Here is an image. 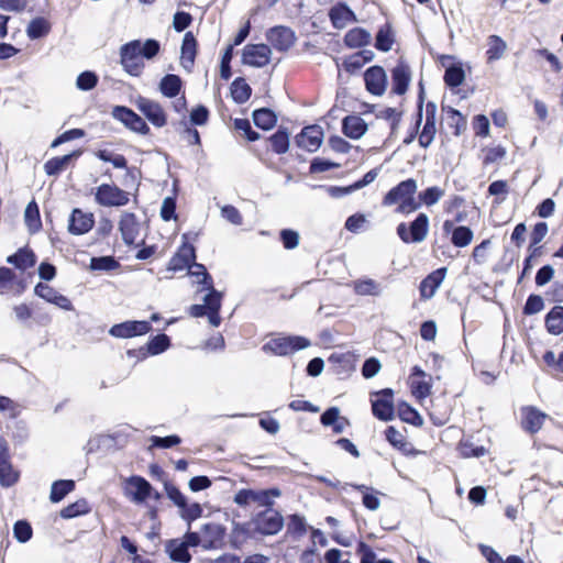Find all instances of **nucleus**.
<instances>
[{"mask_svg": "<svg viewBox=\"0 0 563 563\" xmlns=\"http://www.w3.org/2000/svg\"><path fill=\"white\" fill-rule=\"evenodd\" d=\"M159 51L161 44L154 38L146 40L144 44L140 40H133L121 46L120 63L129 75L139 77L144 69L143 58L152 59Z\"/></svg>", "mask_w": 563, "mask_h": 563, "instance_id": "nucleus-1", "label": "nucleus"}, {"mask_svg": "<svg viewBox=\"0 0 563 563\" xmlns=\"http://www.w3.org/2000/svg\"><path fill=\"white\" fill-rule=\"evenodd\" d=\"M417 180L408 178L393 187L382 200L383 206L397 205V212L402 214L411 213L420 208V202L415 198L417 192Z\"/></svg>", "mask_w": 563, "mask_h": 563, "instance_id": "nucleus-2", "label": "nucleus"}, {"mask_svg": "<svg viewBox=\"0 0 563 563\" xmlns=\"http://www.w3.org/2000/svg\"><path fill=\"white\" fill-rule=\"evenodd\" d=\"M280 494L277 487L261 490L242 488L235 493L233 500L240 507H247L251 504H255L258 507L267 508L274 506V498L279 497Z\"/></svg>", "mask_w": 563, "mask_h": 563, "instance_id": "nucleus-3", "label": "nucleus"}, {"mask_svg": "<svg viewBox=\"0 0 563 563\" xmlns=\"http://www.w3.org/2000/svg\"><path fill=\"white\" fill-rule=\"evenodd\" d=\"M429 217L419 213L410 223L400 222L396 232L398 238L406 244L420 243L426 240L429 232Z\"/></svg>", "mask_w": 563, "mask_h": 563, "instance_id": "nucleus-4", "label": "nucleus"}, {"mask_svg": "<svg viewBox=\"0 0 563 563\" xmlns=\"http://www.w3.org/2000/svg\"><path fill=\"white\" fill-rule=\"evenodd\" d=\"M251 525L254 532L261 536H274L283 529L284 518L278 510L267 507L253 516Z\"/></svg>", "mask_w": 563, "mask_h": 563, "instance_id": "nucleus-5", "label": "nucleus"}, {"mask_svg": "<svg viewBox=\"0 0 563 563\" xmlns=\"http://www.w3.org/2000/svg\"><path fill=\"white\" fill-rule=\"evenodd\" d=\"M310 345V341L305 336L288 335L277 336L267 341L263 345V351L274 355L285 356L297 351L303 350Z\"/></svg>", "mask_w": 563, "mask_h": 563, "instance_id": "nucleus-6", "label": "nucleus"}, {"mask_svg": "<svg viewBox=\"0 0 563 563\" xmlns=\"http://www.w3.org/2000/svg\"><path fill=\"white\" fill-rule=\"evenodd\" d=\"M93 195L95 201L101 207H123L130 201L129 192L114 184H101Z\"/></svg>", "mask_w": 563, "mask_h": 563, "instance_id": "nucleus-7", "label": "nucleus"}, {"mask_svg": "<svg viewBox=\"0 0 563 563\" xmlns=\"http://www.w3.org/2000/svg\"><path fill=\"white\" fill-rule=\"evenodd\" d=\"M372 412L382 421H390L395 417L394 390L384 388L372 394Z\"/></svg>", "mask_w": 563, "mask_h": 563, "instance_id": "nucleus-8", "label": "nucleus"}, {"mask_svg": "<svg viewBox=\"0 0 563 563\" xmlns=\"http://www.w3.org/2000/svg\"><path fill=\"white\" fill-rule=\"evenodd\" d=\"M122 488L124 496L134 504H144L152 495V485L140 475L126 477Z\"/></svg>", "mask_w": 563, "mask_h": 563, "instance_id": "nucleus-9", "label": "nucleus"}, {"mask_svg": "<svg viewBox=\"0 0 563 563\" xmlns=\"http://www.w3.org/2000/svg\"><path fill=\"white\" fill-rule=\"evenodd\" d=\"M408 386L412 397L421 402L431 395L432 379L420 366L415 365L408 377Z\"/></svg>", "mask_w": 563, "mask_h": 563, "instance_id": "nucleus-10", "label": "nucleus"}, {"mask_svg": "<svg viewBox=\"0 0 563 563\" xmlns=\"http://www.w3.org/2000/svg\"><path fill=\"white\" fill-rule=\"evenodd\" d=\"M20 473L14 470L8 441L0 437V485L11 487L18 483Z\"/></svg>", "mask_w": 563, "mask_h": 563, "instance_id": "nucleus-11", "label": "nucleus"}, {"mask_svg": "<svg viewBox=\"0 0 563 563\" xmlns=\"http://www.w3.org/2000/svg\"><path fill=\"white\" fill-rule=\"evenodd\" d=\"M547 419H549V416L536 406H522L520 408V427L530 435L538 433Z\"/></svg>", "mask_w": 563, "mask_h": 563, "instance_id": "nucleus-12", "label": "nucleus"}, {"mask_svg": "<svg viewBox=\"0 0 563 563\" xmlns=\"http://www.w3.org/2000/svg\"><path fill=\"white\" fill-rule=\"evenodd\" d=\"M184 242L178 247L176 253L170 257L167 269L170 272H180L186 268H191L196 261V249L187 241V234L183 235Z\"/></svg>", "mask_w": 563, "mask_h": 563, "instance_id": "nucleus-13", "label": "nucleus"}, {"mask_svg": "<svg viewBox=\"0 0 563 563\" xmlns=\"http://www.w3.org/2000/svg\"><path fill=\"white\" fill-rule=\"evenodd\" d=\"M452 411V405L446 396L439 395L430 400L428 416L433 426L442 427L446 424L451 419Z\"/></svg>", "mask_w": 563, "mask_h": 563, "instance_id": "nucleus-14", "label": "nucleus"}, {"mask_svg": "<svg viewBox=\"0 0 563 563\" xmlns=\"http://www.w3.org/2000/svg\"><path fill=\"white\" fill-rule=\"evenodd\" d=\"M136 107L154 126L163 128L167 124V114L159 102L139 97Z\"/></svg>", "mask_w": 563, "mask_h": 563, "instance_id": "nucleus-15", "label": "nucleus"}, {"mask_svg": "<svg viewBox=\"0 0 563 563\" xmlns=\"http://www.w3.org/2000/svg\"><path fill=\"white\" fill-rule=\"evenodd\" d=\"M272 49L266 44H247L243 48L242 63L252 67H264L269 64Z\"/></svg>", "mask_w": 563, "mask_h": 563, "instance_id": "nucleus-16", "label": "nucleus"}, {"mask_svg": "<svg viewBox=\"0 0 563 563\" xmlns=\"http://www.w3.org/2000/svg\"><path fill=\"white\" fill-rule=\"evenodd\" d=\"M152 330V325L148 321L142 320H130L121 323L113 324L109 333L114 338L129 339L140 336L148 333Z\"/></svg>", "mask_w": 563, "mask_h": 563, "instance_id": "nucleus-17", "label": "nucleus"}, {"mask_svg": "<svg viewBox=\"0 0 563 563\" xmlns=\"http://www.w3.org/2000/svg\"><path fill=\"white\" fill-rule=\"evenodd\" d=\"M269 44L278 52L288 51L296 42L295 32L284 25H276L266 32Z\"/></svg>", "mask_w": 563, "mask_h": 563, "instance_id": "nucleus-18", "label": "nucleus"}, {"mask_svg": "<svg viewBox=\"0 0 563 563\" xmlns=\"http://www.w3.org/2000/svg\"><path fill=\"white\" fill-rule=\"evenodd\" d=\"M26 289V282L19 277L16 273L9 267H0V295H21Z\"/></svg>", "mask_w": 563, "mask_h": 563, "instance_id": "nucleus-19", "label": "nucleus"}, {"mask_svg": "<svg viewBox=\"0 0 563 563\" xmlns=\"http://www.w3.org/2000/svg\"><path fill=\"white\" fill-rule=\"evenodd\" d=\"M366 90L373 96H383L387 88V75L382 66L375 65L364 73Z\"/></svg>", "mask_w": 563, "mask_h": 563, "instance_id": "nucleus-20", "label": "nucleus"}, {"mask_svg": "<svg viewBox=\"0 0 563 563\" xmlns=\"http://www.w3.org/2000/svg\"><path fill=\"white\" fill-rule=\"evenodd\" d=\"M437 133V104L433 101L426 103V121L419 134L418 142L427 148L434 140Z\"/></svg>", "mask_w": 563, "mask_h": 563, "instance_id": "nucleus-21", "label": "nucleus"}, {"mask_svg": "<svg viewBox=\"0 0 563 563\" xmlns=\"http://www.w3.org/2000/svg\"><path fill=\"white\" fill-rule=\"evenodd\" d=\"M95 225L92 212H85L75 208L68 219V232L73 235H82L88 233Z\"/></svg>", "mask_w": 563, "mask_h": 563, "instance_id": "nucleus-22", "label": "nucleus"}, {"mask_svg": "<svg viewBox=\"0 0 563 563\" xmlns=\"http://www.w3.org/2000/svg\"><path fill=\"white\" fill-rule=\"evenodd\" d=\"M34 294L44 299L45 301L57 306L58 308L70 311L74 309V306L70 299L60 292H58L55 288L45 283H37L34 287Z\"/></svg>", "mask_w": 563, "mask_h": 563, "instance_id": "nucleus-23", "label": "nucleus"}, {"mask_svg": "<svg viewBox=\"0 0 563 563\" xmlns=\"http://www.w3.org/2000/svg\"><path fill=\"white\" fill-rule=\"evenodd\" d=\"M322 140L323 131L318 125L305 126L296 136L297 145L308 152H316L321 146Z\"/></svg>", "mask_w": 563, "mask_h": 563, "instance_id": "nucleus-24", "label": "nucleus"}, {"mask_svg": "<svg viewBox=\"0 0 563 563\" xmlns=\"http://www.w3.org/2000/svg\"><path fill=\"white\" fill-rule=\"evenodd\" d=\"M411 80L409 65L405 60H399L391 69V91L395 95L402 96L407 92Z\"/></svg>", "mask_w": 563, "mask_h": 563, "instance_id": "nucleus-25", "label": "nucleus"}, {"mask_svg": "<svg viewBox=\"0 0 563 563\" xmlns=\"http://www.w3.org/2000/svg\"><path fill=\"white\" fill-rule=\"evenodd\" d=\"M198 53V42L191 31L185 33L180 47V65L187 71H191L195 66Z\"/></svg>", "mask_w": 563, "mask_h": 563, "instance_id": "nucleus-26", "label": "nucleus"}, {"mask_svg": "<svg viewBox=\"0 0 563 563\" xmlns=\"http://www.w3.org/2000/svg\"><path fill=\"white\" fill-rule=\"evenodd\" d=\"M36 262L37 256L29 245L19 247L15 253L7 257V263L21 272L33 268L36 265Z\"/></svg>", "mask_w": 563, "mask_h": 563, "instance_id": "nucleus-27", "label": "nucleus"}, {"mask_svg": "<svg viewBox=\"0 0 563 563\" xmlns=\"http://www.w3.org/2000/svg\"><path fill=\"white\" fill-rule=\"evenodd\" d=\"M384 435L386 441L401 454L407 456L416 454L412 443L408 441L407 437L394 426H388L384 431Z\"/></svg>", "mask_w": 563, "mask_h": 563, "instance_id": "nucleus-28", "label": "nucleus"}, {"mask_svg": "<svg viewBox=\"0 0 563 563\" xmlns=\"http://www.w3.org/2000/svg\"><path fill=\"white\" fill-rule=\"evenodd\" d=\"M446 268L440 267L427 275L419 285V292L422 299H430L445 278Z\"/></svg>", "mask_w": 563, "mask_h": 563, "instance_id": "nucleus-29", "label": "nucleus"}, {"mask_svg": "<svg viewBox=\"0 0 563 563\" xmlns=\"http://www.w3.org/2000/svg\"><path fill=\"white\" fill-rule=\"evenodd\" d=\"M329 19L334 29H343L347 23L356 22V14L347 4L339 2L329 11Z\"/></svg>", "mask_w": 563, "mask_h": 563, "instance_id": "nucleus-30", "label": "nucleus"}, {"mask_svg": "<svg viewBox=\"0 0 563 563\" xmlns=\"http://www.w3.org/2000/svg\"><path fill=\"white\" fill-rule=\"evenodd\" d=\"M366 131L367 124L360 115L350 114L342 120V132L349 139L358 140Z\"/></svg>", "mask_w": 563, "mask_h": 563, "instance_id": "nucleus-31", "label": "nucleus"}, {"mask_svg": "<svg viewBox=\"0 0 563 563\" xmlns=\"http://www.w3.org/2000/svg\"><path fill=\"white\" fill-rule=\"evenodd\" d=\"M371 41V33L361 26L350 29L343 37V43L347 48H361L367 46Z\"/></svg>", "mask_w": 563, "mask_h": 563, "instance_id": "nucleus-32", "label": "nucleus"}, {"mask_svg": "<svg viewBox=\"0 0 563 563\" xmlns=\"http://www.w3.org/2000/svg\"><path fill=\"white\" fill-rule=\"evenodd\" d=\"M119 230L125 244H134L139 234V224L134 213H125L119 223Z\"/></svg>", "mask_w": 563, "mask_h": 563, "instance_id": "nucleus-33", "label": "nucleus"}, {"mask_svg": "<svg viewBox=\"0 0 563 563\" xmlns=\"http://www.w3.org/2000/svg\"><path fill=\"white\" fill-rule=\"evenodd\" d=\"M82 154L80 150L74 151L70 154L64 155V156H55L51 159H48L44 164V170L46 175L48 176H55L58 175L60 172H63L67 165L70 163L73 158H77Z\"/></svg>", "mask_w": 563, "mask_h": 563, "instance_id": "nucleus-34", "label": "nucleus"}, {"mask_svg": "<svg viewBox=\"0 0 563 563\" xmlns=\"http://www.w3.org/2000/svg\"><path fill=\"white\" fill-rule=\"evenodd\" d=\"M486 44L487 49L485 56L488 64L500 59L507 51V43L496 34L489 35Z\"/></svg>", "mask_w": 563, "mask_h": 563, "instance_id": "nucleus-35", "label": "nucleus"}, {"mask_svg": "<svg viewBox=\"0 0 563 563\" xmlns=\"http://www.w3.org/2000/svg\"><path fill=\"white\" fill-rule=\"evenodd\" d=\"M395 43V33L389 22L379 26L375 36V48L380 52H389Z\"/></svg>", "mask_w": 563, "mask_h": 563, "instance_id": "nucleus-36", "label": "nucleus"}, {"mask_svg": "<svg viewBox=\"0 0 563 563\" xmlns=\"http://www.w3.org/2000/svg\"><path fill=\"white\" fill-rule=\"evenodd\" d=\"M545 329L550 334L563 333V306H554L544 318Z\"/></svg>", "mask_w": 563, "mask_h": 563, "instance_id": "nucleus-37", "label": "nucleus"}, {"mask_svg": "<svg viewBox=\"0 0 563 563\" xmlns=\"http://www.w3.org/2000/svg\"><path fill=\"white\" fill-rule=\"evenodd\" d=\"M183 88V80L178 75L167 74L159 82V90L163 96L167 98H175L179 95Z\"/></svg>", "mask_w": 563, "mask_h": 563, "instance_id": "nucleus-38", "label": "nucleus"}, {"mask_svg": "<svg viewBox=\"0 0 563 563\" xmlns=\"http://www.w3.org/2000/svg\"><path fill=\"white\" fill-rule=\"evenodd\" d=\"M254 124L264 131L273 129L277 123L276 113L269 108H261L253 111Z\"/></svg>", "mask_w": 563, "mask_h": 563, "instance_id": "nucleus-39", "label": "nucleus"}, {"mask_svg": "<svg viewBox=\"0 0 563 563\" xmlns=\"http://www.w3.org/2000/svg\"><path fill=\"white\" fill-rule=\"evenodd\" d=\"M166 551L170 560L180 563H188L191 560V554L188 550V543L178 540H169L166 544Z\"/></svg>", "mask_w": 563, "mask_h": 563, "instance_id": "nucleus-40", "label": "nucleus"}, {"mask_svg": "<svg viewBox=\"0 0 563 563\" xmlns=\"http://www.w3.org/2000/svg\"><path fill=\"white\" fill-rule=\"evenodd\" d=\"M232 99L239 103H245L252 95V88L242 77L235 78L230 87Z\"/></svg>", "mask_w": 563, "mask_h": 563, "instance_id": "nucleus-41", "label": "nucleus"}, {"mask_svg": "<svg viewBox=\"0 0 563 563\" xmlns=\"http://www.w3.org/2000/svg\"><path fill=\"white\" fill-rule=\"evenodd\" d=\"M397 413L399 419L404 422L418 428L423 426V419L420 413L406 401L398 404Z\"/></svg>", "mask_w": 563, "mask_h": 563, "instance_id": "nucleus-42", "label": "nucleus"}, {"mask_svg": "<svg viewBox=\"0 0 563 563\" xmlns=\"http://www.w3.org/2000/svg\"><path fill=\"white\" fill-rule=\"evenodd\" d=\"M76 487L73 479H58L52 484L49 499L52 503H59Z\"/></svg>", "mask_w": 563, "mask_h": 563, "instance_id": "nucleus-43", "label": "nucleus"}, {"mask_svg": "<svg viewBox=\"0 0 563 563\" xmlns=\"http://www.w3.org/2000/svg\"><path fill=\"white\" fill-rule=\"evenodd\" d=\"M448 125L454 136H460L466 131V118L456 109L449 107L446 110Z\"/></svg>", "mask_w": 563, "mask_h": 563, "instance_id": "nucleus-44", "label": "nucleus"}, {"mask_svg": "<svg viewBox=\"0 0 563 563\" xmlns=\"http://www.w3.org/2000/svg\"><path fill=\"white\" fill-rule=\"evenodd\" d=\"M353 488L363 494L362 503L365 508L368 510H377L380 505V500L378 498V492L368 487L364 484L353 485Z\"/></svg>", "mask_w": 563, "mask_h": 563, "instance_id": "nucleus-45", "label": "nucleus"}, {"mask_svg": "<svg viewBox=\"0 0 563 563\" xmlns=\"http://www.w3.org/2000/svg\"><path fill=\"white\" fill-rule=\"evenodd\" d=\"M267 141L272 151L276 154H285L289 148V133L286 129H278Z\"/></svg>", "mask_w": 563, "mask_h": 563, "instance_id": "nucleus-46", "label": "nucleus"}, {"mask_svg": "<svg viewBox=\"0 0 563 563\" xmlns=\"http://www.w3.org/2000/svg\"><path fill=\"white\" fill-rule=\"evenodd\" d=\"M93 155L102 162L111 163L115 168H124L128 174L132 173L128 167V159L122 154H115L108 150H97L93 152Z\"/></svg>", "mask_w": 563, "mask_h": 563, "instance_id": "nucleus-47", "label": "nucleus"}, {"mask_svg": "<svg viewBox=\"0 0 563 563\" xmlns=\"http://www.w3.org/2000/svg\"><path fill=\"white\" fill-rule=\"evenodd\" d=\"M444 84L450 88H456L465 80V73L462 64L448 66L443 76Z\"/></svg>", "mask_w": 563, "mask_h": 563, "instance_id": "nucleus-48", "label": "nucleus"}, {"mask_svg": "<svg viewBox=\"0 0 563 563\" xmlns=\"http://www.w3.org/2000/svg\"><path fill=\"white\" fill-rule=\"evenodd\" d=\"M90 506L85 498H80L71 503L60 510V517L64 519H71L78 516L86 515L90 511Z\"/></svg>", "mask_w": 563, "mask_h": 563, "instance_id": "nucleus-49", "label": "nucleus"}, {"mask_svg": "<svg viewBox=\"0 0 563 563\" xmlns=\"http://www.w3.org/2000/svg\"><path fill=\"white\" fill-rule=\"evenodd\" d=\"M51 31V24L45 18L33 19L26 29V34L31 40L41 38Z\"/></svg>", "mask_w": 563, "mask_h": 563, "instance_id": "nucleus-50", "label": "nucleus"}, {"mask_svg": "<svg viewBox=\"0 0 563 563\" xmlns=\"http://www.w3.org/2000/svg\"><path fill=\"white\" fill-rule=\"evenodd\" d=\"M483 157L482 164L483 166H489L494 163H497L504 159L507 155V150L503 145L495 146H485L482 148Z\"/></svg>", "mask_w": 563, "mask_h": 563, "instance_id": "nucleus-51", "label": "nucleus"}, {"mask_svg": "<svg viewBox=\"0 0 563 563\" xmlns=\"http://www.w3.org/2000/svg\"><path fill=\"white\" fill-rule=\"evenodd\" d=\"M474 238V233L470 227L459 225L455 230H453V235L451 236V242L456 247H466L471 244Z\"/></svg>", "mask_w": 563, "mask_h": 563, "instance_id": "nucleus-52", "label": "nucleus"}, {"mask_svg": "<svg viewBox=\"0 0 563 563\" xmlns=\"http://www.w3.org/2000/svg\"><path fill=\"white\" fill-rule=\"evenodd\" d=\"M307 533V525L305 518L294 514L288 516L287 534L294 538H301Z\"/></svg>", "mask_w": 563, "mask_h": 563, "instance_id": "nucleus-53", "label": "nucleus"}, {"mask_svg": "<svg viewBox=\"0 0 563 563\" xmlns=\"http://www.w3.org/2000/svg\"><path fill=\"white\" fill-rule=\"evenodd\" d=\"M24 220L32 232H36L42 227L38 206L34 200L26 206Z\"/></svg>", "mask_w": 563, "mask_h": 563, "instance_id": "nucleus-54", "label": "nucleus"}, {"mask_svg": "<svg viewBox=\"0 0 563 563\" xmlns=\"http://www.w3.org/2000/svg\"><path fill=\"white\" fill-rule=\"evenodd\" d=\"M189 273L192 276L197 277L198 284H200L202 286V290L214 289L212 277L207 272V268L205 267V265L198 264L195 262V264L191 265Z\"/></svg>", "mask_w": 563, "mask_h": 563, "instance_id": "nucleus-55", "label": "nucleus"}, {"mask_svg": "<svg viewBox=\"0 0 563 563\" xmlns=\"http://www.w3.org/2000/svg\"><path fill=\"white\" fill-rule=\"evenodd\" d=\"M234 130L241 134L249 142L257 141L261 135L256 131L252 129L251 122L249 119H240L236 118L233 120Z\"/></svg>", "mask_w": 563, "mask_h": 563, "instance_id": "nucleus-56", "label": "nucleus"}, {"mask_svg": "<svg viewBox=\"0 0 563 563\" xmlns=\"http://www.w3.org/2000/svg\"><path fill=\"white\" fill-rule=\"evenodd\" d=\"M209 292L205 296L203 305H192L189 307L188 312L194 318H201L208 314L210 302L209 299L212 298L214 302L217 301L220 292H218L216 289L208 290Z\"/></svg>", "mask_w": 563, "mask_h": 563, "instance_id": "nucleus-57", "label": "nucleus"}, {"mask_svg": "<svg viewBox=\"0 0 563 563\" xmlns=\"http://www.w3.org/2000/svg\"><path fill=\"white\" fill-rule=\"evenodd\" d=\"M444 195V190L441 189L438 186H432L427 188L426 190L421 191L419 194V199L417 200L420 202V207L422 205L430 207L435 205Z\"/></svg>", "mask_w": 563, "mask_h": 563, "instance_id": "nucleus-58", "label": "nucleus"}, {"mask_svg": "<svg viewBox=\"0 0 563 563\" xmlns=\"http://www.w3.org/2000/svg\"><path fill=\"white\" fill-rule=\"evenodd\" d=\"M146 344L150 349V353H152V355H157V354L163 353L164 351H166L169 347L170 340H169L168 335L161 333V334H156L153 338H151Z\"/></svg>", "mask_w": 563, "mask_h": 563, "instance_id": "nucleus-59", "label": "nucleus"}, {"mask_svg": "<svg viewBox=\"0 0 563 563\" xmlns=\"http://www.w3.org/2000/svg\"><path fill=\"white\" fill-rule=\"evenodd\" d=\"M377 118L384 119L390 123V130L391 132H395L399 123L401 121L402 111L397 110L396 108H385L379 111V113L376 114Z\"/></svg>", "mask_w": 563, "mask_h": 563, "instance_id": "nucleus-60", "label": "nucleus"}, {"mask_svg": "<svg viewBox=\"0 0 563 563\" xmlns=\"http://www.w3.org/2000/svg\"><path fill=\"white\" fill-rule=\"evenodd\" d=\"M98 84V76L93 71H82L78 75L76 86L78 89L88 91L93 89Z\"/></svg>", "mask_w": 563, "mask_h": 563, "instance_id": "nucleus-61", "label": "nucleus"}, {"mask_svg": "<svg viewBox=\"0 0 563 563\" xmlns=\"http://www.w3.org/2000/svg\"><path fill=\"white\" fill-rule=\"evenodd\" d=\"M90 267L96 271H113L119 267V263L112 256L92 257Z\"/></svg>", "mask_w": 563, "mask_h": 563, "instance_id": "nucleus-62", "label": "nucleus"}, {"mask_svg": "<svg viewBox=\"0 0 563 563\" xmlns=\"http://www.w3.org/2000/svg\"><path fill=\"white\" fill-rule=\"evenodd\" d=\"M475 136L487 137L489 135V120L485 114H476L472 120Z\"/></svg>", "mask_w": 563, "mask_h": 563, "instance_id": "nucleus-63", "label": "nucleus"}, {"mask_svg": "<svg viewBox=\"0 0 563 563\" xmlns=\"http://www.w3.org/2000/svg\"><path fill=\"white\" fill-rule=\"evenodd\" d=\"M542 360L548 367L563 374V351L560 353L559 357L555 356L553 351H547L542 355Z\"/></svg>", "mask_w": 563, "mask_h": 563, "instance_id": "nucleus-64", "label": "nucleus"}]
</instances>
